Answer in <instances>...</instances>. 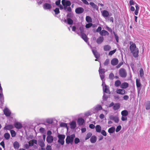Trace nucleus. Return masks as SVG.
Masks as SVG:
<instances>
[{"instance_id": "1", "label": "nucleus", "mask_w": 150, "mask_h": 150, "mask_svg": "<svg viewBox=\"0 0 150 150\" xmlns=\"http://www.w3.org/2000/svg\"><path fill=\"white\" fill-rule=\"evenodd\" d=\"M129 44L130 45L129 46V49L134 57L135 58L138 57L139 56V52L138 48L136 47V44L132 41L130 42Z\"/></svg>"}, {"instance_id": "2", "label": "nucleus", "mask_w": 150, "mask_h": 150, "mask_svg": "<svg viewBox=\"0 0 150 150\" xmlns=\"http://www.w3.org/2000/svg\"><path fill=\"white\" fill-rule=\"evenodd\" d=\"M58 138V142L61 145H63L64 143V140L65 136L64 134H59L57 136Z\"/></svg>"}, {"instance_id": "3", "label": "nucleus", "mask_w": 150, "mask_h": 150, "mask_svg": "<svg viewBox=\"0 0 150 150\" xmlns=\"http://www.w3.org/2000/svg\"><path fill=\"white\" fill-rule=\"evenodd\" d=\"M74 134H73L70 136H67L66 139V142L67 144H72L73 141L75 137Z\"/></svg>"}, {"instance_id": "4", "label": "nucleus", "mask_w": 150, "mask_h": 150, "mask_svg": "<svg viewBox=\"0 0 150 150\" xmlns=\"http://www.w3.org/2000/svg\"><path fill=\"white\" fill-rule=\"evenodd\" d=\"M119 74L120 76L122 78H125L127 75L125 70L124 68H121L119 70Z\"/></svg>"}, {"instance_id": "5", "label": "nucleus", "mask_w": 150, "mask_h": 150, "mask_svg": "<svg viewBox=\"0 0 150 150\" xmlns=\"http://www.w3.org/2000/svg\"><path fill=\"white\" fill-rule=\"evenodd\" d=\"M109 119L110 120H113L115 122L117 123L119 121V119L117 116H114L112 115H111L109 116Z\"/></svg>"}, {"instance_id": "6", "label": "nucleus", "mask_w": 150, "mask_h": 150, "mask_svg": "<svg viewBox=\"0 0 150 150\" xmlns=\"http://www.w3.org/2000/svg\"><path fill=\"white\" fill-rule=\"evenodd\" d=\"M4 114L6 117L9 116L11 114V112L7 108H5L3 110Z\"/></svg>"}, {"instance_id": "7", "label": "nucleus", "mask_w": 150, "mask_h": 150, "mask_svg": "<svg viewBox=\"0 0 150 150\" xmlns=\"http://www.w3.org/2000/svg\"><path fill=\"white\" fill-rule=\"evenodd\" d=\"M75 11L77 14H81L83 12L84 9L82 7H79L76 9Z\"/></svg>"}, {"instance_id": "8", "label": "nucleus", "mask_w": 150, "mask_h": 150, "mask_svg": "<svg viewBox=\"0 0 150 150\" xmlns=\"http://www.w3.org/2000/svg\"><path fill=\"white\" fill-rule=\"evenodd\" d=\"M46 139L48 143L50 144L53 142L54 138L52 136H47Z\"/></svg>"}, {"instance_id": "9", "label": "nucleus", "mask_w": 150, "mask_h": 150, "mask_svg": "<svg viewBox=\"0 0 150 150\" xmlns=\"http://www.w3.org/2000/svg\"><path fill=\"white\" fill-rule=\"evenodd\" d=\"M102 16L105 18H107L109 16V12L107 10H104L101 11Z\"/></svg>"}, {"instance_id": "10", "label": "nucleus", "mask_w": 150, "mask_h": 150, "mask_svg": "<svg viewBox=\"0 0 150 150\" xmlns=\"http://www.w3.org/2000/svg\"><path fill=\"white\" fill-rule=\"evenodd\" d=\"M93 109L95 111L94 113L96 112L97 111H98L102 109V108L100 105H98L94 106Z\"/></svg>"}, {"instance_id": "11", "label": "nucleus", "mask_w": 150, "mask_h": 150, "mask_svg": "<svg viewBox=\"0 0 150 150\" xmlns=\"http://www.w3.org/2000/svg\"><path fill=\"white\" fill-rule=\"evenodd\" d=\"M118 60L116 58L113 59L111 61V64L113 66L117 65L118 63Z\"/></svg>"}, {"instance_id": "12", "label": "nucleus", "mask_w": 150, "mask_h": 150, "mask_svg": "<svg viewBox=\"0 0 150 150\" xmlns=\"http://www.w3.org/2000/svg\"><path fill=\"white\" fill-rule=\"evenodd\" d=\"M92 51L94 56L97 59H98L100 57V54L96 49H92Z\"/></svg>"}, {"instance_id": "13", "label": "nucleus", "mask_w": 150, "mask_h": 150, "mask_svg": "<svg viewBox=\"0 0 150 150\" xmlns=\"http://www.w3.org/2000/svg\"><path fill=\"white\" fill-rule=\"evenodd\" d=\"M84 122L85 121L83 119L82 117H80L78 118L77 122L79 125H82L83 124Z\"/></svg>"}, {"instance_id": "14", "label": "nucleus", "mask_w": 150, "mask_h": 150, "mask_svg": "<svg viewBox=\"0 0 150 150\" xmlns=\"http://www.w3.org/2000/svg\"><path fill=\"white\" fill-rule=\"evenodd\" d=\"M62 3L63 6L65 5L67 6H70L71 5V2L69 1H67L65 0H62Z\"/></svg>"}, {"instance_id": "15", "label": "nucleus", "mask_w": 150, "mask_h": 150, "mask_svg": "<svg viewBox=\"0 0 150 150\" xmlns=\"http://www.w3.org/2000/svg\"><path fill=\"white\" fill-rule=\"evenodd\" d=\"M116 92L117 93L121 95H124L125 93V90L123 89H117Z\"/></svg>"}, {"instance_id": "16", "label": "nucleus", "mask_w": 150, "mask_h": 150, "mask_svg": "<svg viewBox=\"0 0 150 150\" xmlns=\"http://www.w3.org/2000/svg\"><path fill=\"white\" fill-rule=\"evenodd\" d=\"M43 7L44 9L47 10L50 9L51 7L50 4L48 3H45L43 6Z\"/></svg>"}, {"instance_id": "17", "label": "nucleus", "mask_w": 150, "mask_h": 150, "mask_svg": "<svg viewBox=\"0 0 150 150\" xmlns=\"http://www.w3.org/2000/svg\"><path fill=\"white\" fill-rule=\"evenodd\" d=\"M104 40V38L103 36L99 37L96 40V42L98 44H100L102 43Z\"/></svg>"}, {"instance_id": "18", "label": "nucleus", "mask_w": 150, "mask_h": 150, "mask_svg": "<svg viewBox=\"0 0 150 150\" xmlns=\"http://www.w3.org/2000/svg\"><path fill=\"white\" fill-rule=\"evenodd\" d=\"M13 126L12 125H8L5 126L4 129L5 130H9L13 129Z\"/></svg>"}, {"instance_id": "19", "label": "nucleus", "mask_w": 150, "mask_h": 150, "mask_svg": "<svg viewBox=\"0 0 150 150\" xmlns=\"http://www.w3.org/2000/svg\"><path fill=\"white\" fill-rule=\"evenodd\" d=\"M129 86V84L127 82H124L121 85L120 87L122 89H125L127 88Z\"/></svg>"}, {"instance_id": "20", "label": "nucleus", "mask_w": 150, "mask_h": 150, "mask_svg": "<svg viewBox=\"0 0 150 150\" xmlns=\"http://www.w3.org/2000/svg\"><path fill=\"white\" fill-rule=\"evenodd\" d=\"M120 107V105L118 103L115 104L113 107V109L114 110H116L119 109Z\"/></svg>"}, {"instance_id": "21", "label": "nucleus", "mask_w": 150, "mask_h": 150, "mask_svg": "<svg viewBox=\"0 0 150 150\" xmlns=\"http://www.w3.org/2000/svg\"><path fill=\"white\" fill-rule=\"evenodd\" d=\"M100 34L102 36L108 35H109L108 32L105 30H102L100 33Z\"/></svg>"}, {"instance_id": "22", "label": "nucleus", "mask_w": 150, "mask_h": 150, "mask_svg": "<svg viewBox=\"0 0 150 150\" xmlns=\"http://www.w3.org/2000/svg\"><path fill=\"white\" fill-rule=\"evenodd\" d=\"M96 137L94 135L91 136L90 139V142L92 143H94L96 142Z\"/></svg>"}, {"instance_id": "23", "label": "nucleus", "mask_w": 150, "mask_h": 150, "mask_svg": "<svg viewBox=\"0 0 150 150\" xmlns=\"http://www.w3.org/2000/svg\"><path fill=\"white\" fill-rule=\"evenodd\" d=\"M14 126L16 128L18 129H21L22 127V124L20 122H16L14 124Z\"/></svg>"}, {"instance_id": "24", "label": "nucleus", "mask_w": 150, "mask_h": 150, "mask_svg": "<svg viewBox=\"0 0 150 150\" xmlns=\"http://www.w3.org/2000/svg\"><path fill=\"white\" fill-rule=\"evenodd\" d=\"M44 142L42 139L38 141V144L41 147H43L45 146Z\"/></svg>"}, {"instance_id": "25", "label": "nucleus", "mask_w": 150, "mask_h": 150, "mask_svg": "<svg viewBox=\"0 0 150 150\" xmlns=\"http://www.w3.org/2000/svg\"><path fill=\"white\" fill-rule=\"evenodd\" d=\"M81 35V38L84 40L86 43H88V39L87 36L85 34H83Z\"/></svg>"}, {"instance_id": "26", "label": "nucleus", "mask_w": 150, "mask_h": 150, "mask_svg": "<svg viewBox=\"0 0 150 150\" xmlns=\"http://www.w3.org/2000/svg\"><path fill=\"white\" fill-rule=\"evenodd\" d=\"M90 4L94 9L98 11V7L97 5L95 4L93 2H91L90 3Z\"/></svg>"}, {"instance_id": "27", "label": "nucleus", "mask_w": 150, "mask_h": 150, "mask_svg": "<svg viewBox=\"0 0 150 150\" xmlns=\"http://www.w3.org/2000/svg\"><path fill=\"white\" fill-rule=\"evenodd\" d=\"M13 146L14 149H18L20 147L19 143L17 141L13 143Z\"/></svg>"}, {"instance_id": "28", "label": "nucleus", "mask_w": 150, "mask_h": 150, "mask_svg": "<svg viewBox=\"0 0 150 150\" xmlns=\"http://www.w3.org/2000/svg\"><path fill=\"white\" fill-rule=\"evenodd\" d=\"M76 122L74 121H72L70 124V127L71 129H74L76 127Z\"/></svg>"}, {"instance_id": "29", "label": "nucleus", "mask_w": 150, "mask_h": 150, "mask_svg": "<svg viewBox=\"0 0 150 150\" xmlns=\"http://www.w3.org/2000/svg\"><path fill=\"white\" fill-rule=\"evenodd\" d=\"M109 87L107 86L103 87V91L104 93H110V91L109 89Z\"/></svg>"}, {"instance_id": "30", "label": "nucleus", "mask_w": 150, "mask_h": 150, "mask_svg": "<svg viewBox=\"0 0 150 150\" xmlns=\"http://www.w3.org/2000/svg\"><path fill=\"white\" fill-rule=\"evenodd\" d=\"M99 74H104L105 73V69H102L101 67V63H100V67L99 69Z\"/></svg>"}, {"instance_id": "31", "label": "nucleus", "mask_w": 150, "mask_h": 150, "mask_svg": "<svg viewBox=\"0 0 150 150\" xmlns=\"http://www.w3.org/2000/svg\"><path fill=\"white\" fill-rule=\"evenodd\" d=\"M96 131L97 132L100 133L101 131V127L100 125H97L95 127Z\"/></svg>"}, {"instance_id": "32", "label": "nucleus", "mask_w": 150, "mask_h": 150, "mask_svg": "<svg viewBox=\"0 0 150 150\" xmlns=\"http://www.w3.org/2000/svg\"><path fill=\"white\" fill-rule=\"evenodd\" d=\"M146 109V110H149L150 109V101H147L145 104Z\"/></svg>"}, {"instance_id": "33", "label": "nucleus", "mask_w": 150, "mask_h": 150, "mask_svg": "<svg viewBox=\"0 0 150 150\" xmlns=\"http://www.w3.org/2000/svg\"><path fill=\"white\" fill-rule=\"evenodd\" d=\"M115 131V128L113 127H112L109 128L108 129V132L110 133H113Z\"/></svg>"}, {"instance_id": "34", "label": "nucleus", "mask_w": 150, "mask_h": 150, "mask_svg": "<svg viewBox=\"0 0 150 150\" xmlns=\"http://www.w3.org/2000/svg\"><path fill=\"white\" fill-rule=\"evenodd\" d=\"M111 48V47L108 45H105L103 47V49L104 51H106L109 50Z\"/></svg>"}, {"instance_id": "35", "label": "nucleus", "mask_w": 150, "mask_h": 150, "mask_svg": "<svg viewBox=\"0 0 150 150\" xmlns=\"http://www.w3.org/2000/svg\"><path fill=\"white\" fill-rule=\"evenodd\" d=\"M121 115L122 116H126L128 115V113L127 110H124L121 112Z\"/></svg>"}, {"instance_id": "36", "label": "nucleus", "mask_w": 150, "mask_h": 150, "mask_svg": "<svg viewBox=\"0 0 150 150\" xmlns=\"http://www.w3.org/2000/svg\"><path fill=\"white\" fill-rule=\"evenodd\" d=\"M140 79H136V85L137 87H141V84L140 82Z\"/></svg>"}, {"instance_id": "37", "label": "nucleus", "mask_w": 150, "mask_h": 150, "mask_svg": "<svg viewBox=\"0 0 150 150\" xmlns=\"http://www.w3.org/2000/svg\"><path fill=\"white\" fill-rule=\"evenodd\" d=\"M121 84V82L119 80H117L115 81V86L116 87L120 86Z\"/></svg>"}, {"instance_id": "38", "label": "nucleus", "mask_w": 150, "mask_h": 150, "mask_svg": "<svg viewBox=\"0 0 150 150\" xmlns=\"http://www.w3.org/2000/svg\"><path fill=\"white\" fill-rule=\"evenodd\" d=\"M4 136L6 140H8L10 138V135L9 133H6L4 134Z\"/></svg>"}, {"instance_id": "39", "label": "nucleus", "mask_w": 150, "mask_h": 150, "mask_svg": "<svg viewBox=\"0 0 150 150\" xmlns=\"http://www.w3.org/2000/svg\"><path fill=\"white\" fill-rule=\"evenodd\" d=\"M86 21L88 23H91L92 22V20L91 17L89 16H87L86 18Z\"/></svg>"}, {"instance_id": "40", "label": "nucleus", "mask_w": 150, "mask_h": 150, "mask_svg": "<svg viewBox=\"0 0 150 150\" xmlns=\"http://www.w3.org/2000/svg\"><path fill=\"white\" fill-rule=\"evenodd\" d=\"M92 133L91 132H88V133L85 137V139L87 140L89 139L92 136Z\"/></svg>"}, {"instance_id": "41", "label": "nucleus", "mask_w": 150, "mask_h": 150, "mask_svg": "<svg viewBox=\"0 0 150 150\" xmlns=\"http://www.w3.org/2000/svg\"><path fill=\"white\" fill-rule=\"evenodd\" d=\"M10 133L11 134V137H14L16 136V133L15 131L13 130H10Z\"/></svg>"}, {"instance_id": "42", "label": "nucleus", "mask_w": 150, "mask_h": 150, "mask_svg": "<svg viewBox=\"0 0 150 150\" xmlns=\"http://www.w3.org/2000/svg\"><path fill=\"white\" fill-rule=\"evenodd\" d=\"M67 22L68 24L72 25L73 23V21L70 18H68L67 19Z\"/></svg>"}, {"instance_id": "43", "label": "nucleus", "mask_w": 150, "mask_h": 150, "mask_svg": "<svg viewBox=\"0 0 150 150\" xmlns=\"http://www.w3.org/2000/svg\"><path fill=\"white\" fill-rule=\"evenodd\" d=\"M81 35L84 33V28L83 26H80L79 28Z\"/></svg>"}, {"instance_id": "44", "label": "nucleus", "mask_w": 150, "mask_h": 150, "mask_svg": "<svg viewBox=\"0 0 150 150\" xmlns=\"http://www.w3.org/2000/svg\"><path fill=\"white\" fill-rule=\"evenodd\" d=\"M113 33L114 35L115 38L116 40V42L117 43L119 42V37L115 33L114 31L113 32Z\"/></svg>"}, {"instance_id": "45", "label": "nucleus", "mask_w": 150, "mask_h": 150, "mask_svg": "<svg viewBox=\"0 0 150 150\" xmlns=\"http://www.w3.org/2000/svg\"><path fill=\"white\" fill-rule=\"evenodd\" d=\"M139 74L140 76L141 77H142L144 76V72L143 69L141 68L139 71Z\"/></svg>"}, {"instance_id": "46", "label": "nucleus", "mask_w": 150, "mask_h": 150, "mask_svg": "<svg viewBox=\"0 0 150 150\" xmlns=\"http://www.w3.org/2000/svg\"><path fill=\"white\" fill-rule=\"evenodd\" d=\"M109 78L111 79L112 80L114 79V75L113 73H110L109 75Z\"/></svg>"}, {"instance_id": "47", "label": "nucleus", "mask_w": 150, "mask_h": 150, "mask_svg": "<svg viewBox=\"0 0 150 150\" xmlns=\"http://www.w3.org/2000/svg\"><path fill=\"white\" fill-rule=\"evenodd\" d=\"M110 62L109 59H107L104 62L103 64L105 66H107L109 64Z\"/></svg>"}, {"instance_id": "48", "label": "nucleus", "mask_w": 150, "mask_h": 150, "mask_svg": "<svg viewBox=\"0 0 150 150\" xmlns=\"http://www.w3.org/2000/svg\"><path fill=\"white\" fill-rule=\"evenodd\" d=\"M60 126L61 127H64L67 128V124L66 123L61 122L60 124Z\"/></svg>"}, {"instance_id": "49", "label": "nucleus", "mask_w": 150, "mask_h": 150, "mask_svg": "<svg viewBox=\"0 0 150 150\" xmlns=\"http://www.w3.org/2000/svg\"><path fill=\"white\" fill-rule=\"evenodd\" d=\"M116 51V49H115L113 50L110 51L109 53V55L111 56Z\"/></svg>"}, {"instance_id": "50", "label": "nucleus", "mask_w": 150, "mask_h": 150, "mask_svg": "<svg viewBox=\"0 0 150 150\" xmlns=\"http://www.w3.org/2000/svg\"><path fill=\"white\" fill-rule=\"evenodd\" d=\"M108 98V96L107 95H106L104 93L103 95V100H107Z\"/></svg>"}, {"instance_id": "51", "label": "nucleus", "mask_w": 150, "mask_h": 150, "mask_svg": "<svg viewBox=\"0 0 150 150\" xmlns=\"http://www.w3.org/2000/svg\"><path fill=\"white\" fill-rule=\"evenodd\" d=\"M54 11L55 12L56 14H58L59 13V8H56L54 10Z\"/></svg>"}, {"instance_id": "52", "label": "nucleus", "mask_w": 150, "mask_h": 150, "mask_svg": "<svg viewBox=\"0 0 150 150\" xmlns=\"http://www.w3.org/2000/svg\"><path fill=\"white\" fill-rule=\"evenodd\" d=\"M46 122L48 124H51L53 122V121L52 119H48L47 120Z\"/></svg>"}, {"instance_id": "53", "label": "nucleus", "mask_w": 150, "mask_h": 150, "mask_svg": "<svg viewBox=\"0 0 150 150\" xmlns=\"http://www.w3.org/2000/svg\"><path fill=\"white\" fill-rule=\"evenodd\" d=\"M93 25V24L91 23H89L86 25V28H89L91 27Z\"/></svg>"}, {"instance_id": "54", "label": "nucleus", "mask_w": 150, "mask_h": 150, "mask_svg": "<svg viewBox=\"0 0 150 150\" xmlns=\"http://www.w3.org/2000/svg\"><path fill=\"white\" fill-rule=\"evenodd\" d=\"M121 126L120 125L117 126L116 129V132H118L119 131L121 130Z\"/></svg>"}, {"instance_id": "55", "label": "nucleus", "mask_w": 150, "mask_h": 150, "mask_svg": "<svg viewBox=\"0 0 150 150\" xmlns=\"http://www.w3.org/2000/svg\"><path fill=\"white\" fill-rule=\"evenodd\" d=\"M74 142L75 144H77L80 142V140L78 138H76L74 139Z\"/></svg>"}, {"instance_id": "56", "label": "nucleus", "mask_w": 150, "mask_h": 150, "mask_svg": "<svg viewBox=\"0 0 150 150\" xmlns=\"http://www.w3.org/2000/svg\"><path fill=\"white\" fill-rule=\"evenodd\" d=\"M100 132L101 134L104 136H106L107 135L106 132L104 130H102Z\"/></svg>"}, {"instance_id": "57", "label": "nucleus", "mask_w": 150, "mask_h": 150, "mask_svg": "<svg viewBox=\"0 0 150 150\" xmlns=\"http://www.w3.org/2000/svg\"><path fill=\"white\" fill-rule=\"evenodd\" d=\"M102 30V28L100 26H99L96 30V32L97 33L100 32Z\"/></svg>"}, {"instance_id": "58", "label": "nucleus", "mask_w": 150, "mask_h": 150, "mask_svg": "<svg viewBox=\"0 0 150 150\" xmlns=\"http://www.w3.org/2000/svg\"><path fill=\"white\" fill-rule=\"evenodd\" d=\"M106 29L109 31L110 33H112V30L111 28H110L109 27H108V26H107L106 27Z\"/></svg>"}, {"instance_id": "59", "label": "nucleus", "mask_w": 150, "mask_h": 150, "mask_svg": "<svg viewBox=\"0 0 150 150\" xmlns=\"http://www.w3.org/2000/svg\"><path fill=\"white\" fill-rule=\"evenodd\" d=\"M137 93L138 96H139L141 90V87H137Z\"/></svg>"}, {"instance_id": "60", "label": "nucleus", "mask_w": 150, "mask_h": 150, "mask_svg": "<svg viewBox=\"0 0 150 150\" xmlns=\"http://www.w3.org/2000/svg\"><path fill=\"white\" fill-rule=\"evenodd\" d=\"M0 101L2 104H3L4 102V96L0 98Z\"/></svg>"}, {"instance_id": "61", "label": "nucleus", "mask_w": 150, "mask_h": 150, "mask_svg": "<svg viewBox=\"0 0 150 150\" xmlns=\"http://www.w3.org/2000/svg\"><path fill=\"white\" fill-rule=\"evenodd\" d=\"M100 76L101 79L102 80H103L104 78V74H99Z\"/></svg>"}, {"instance_id": "62", "label": "nucleus", "mask_w": 150, "mask_h": 150, "mask_svg": "<svg viewBox=\"0 0 150 150\" xmlns=\"http://www.w3.org/2000/svg\"><path fill=\"white\" fill-rule=\"evenodd\" d=\"M89 127L91 129H93L95 127V125L93 124H91L89 125Z\"/></svg>"}, {"instance_id": "63", "label": "nucleus", "mask_w": 150, "mask_h": 150, "mask_svg": "<svg viewBox=\"0 0 150 150\" xmlns=\"http://www.w3.org/2000/svg\"><path fill=\"white\" fill-rule=\"evenodd\" d=\"M99 117L100 119L102 120L104 118L105 115L103 114H101L100 115Z\"/></svg>"}, {"instance_id": "64", "label": "nucleus", "mask_w": 150, "mask_h": 150, "mask_svg": "<svg viewBox=\"0 0 150 150\" xmlns=\"http://www.w3.org/2000/svg\"><path fill=\"white\" fill-rule=\"evenodd\" d=\"M29 146V145L28 144H25L24 145V147L27 149H28Z\"/></svg>"}]
</instances>
